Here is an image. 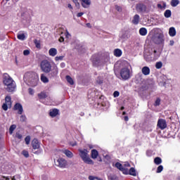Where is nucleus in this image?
Masks as SVG:
<instances>
[{
	"instance_id": "f257e3e1",
	"label": "nucleus",
	"mask_w": 180,
	"mask_h": 180,
	"mask_svg": "<svg viewBox=\"0 0 180 180\" xmlns=\"http://www.w3.org/2000/svg\"><path fill=\"white\" fill-rule=\"evenodd\" d=\"M150 34H152L151 40L155 44H164L165 42L164 32L160 29L155 28L152 30Z\"/></svg>"
},
{
	"instance_id": "f03ea898",
	"label": "nucleus",
	"mask_w": 180,
	"mask_h": 180,
	"mask_svg": "<svg viewBox=\"0 0 180 180\" xmlns=\"http://www.w3.org/2000/svg\"><path fill=\"white\" fill-rule=\"evenodd\" d=\"M24 79L26 82H28L31 86H37V85H39V81H40L39 75L33 72H28L25 73L24 75Z\"/></svg>"
},
{
	"instance_id": "7ed1b4c3",
	"label": "nucleus",
	"mask_w": 180,
	"mask_h": 180,
	"mask_svg": "<svg viewBox=\"0 0 180 180\" xmlns=\"http://www.w3.org/2000/svg\"><path fill=\"white\" fill-rule=\"evenodd\" d=\"M79 156L84 164L94 165V160H92L89 157V152L86 149H79Z\"/></svg>"
},
{
	"instance_id": "20e7f679",
	"label": "nucleus",
	"mask_w": 180,
	"mask_h": 180,
	"mask_svg": "<svg viewBox=\"0 0 180 180\" xmlns=\"http://www.w3.org/2000/svg\"><path fill=\"white\" fill-rule=\"evenodd\" d=\"M121 79L126 81L129 79L131 77V65L127 63L126 66L123 67L120 72Z\"/></svg>"
},
{
	"instance_id": "39448f33",
	"label": "nucleus",
	"mask_w": 180,
	"mask_h": 180,
	"mask_svg": "<svg viewBox=\"0 0 180 180\" xmlns=\"http://www.w3.org/2000/svg\"><path fill=\"white\" fill-rule=\"evenodd\" d=\"M160 58V53L157 50L151 49L149 52H146L144 54V58L146 61L150 63V61H155Z\"/></svg>"
},
{
	"instance_id": "423d86ee",
	"label": "nucleus",
	"mask_w": 180,
	"mask_h": 180,
	"mask_svg": "<svg viewBox=\"0 0 180 180\" xmlns=\"http://www.w3.org/2000/svg\"><path fill=\"white\" fill-rule=\"evenodd\" d=\"M4 84L6 85V86H7V91L8 92H13V91H15V88H16L15 82H13V79H12V78L8 75L4 77Z\"/></svg>"
},
{
	"instance_id": "0eeeda50",
	"label": "nucleus",
	"mask_w": 180,
	"mask_h": 180,
	"mask_svg": "<svg viewBox=\"0 0 180 180\" xmlns=\"http://www.w3.org/2000/svg\"><path fill=\"white\" fill-rule=\"evenodd\" d=\"M40 69L42 72L49 74L51 72V63L47 60H44L40 63Z\"/></svg>"
},
{
	"instance_id": "6e6552de",
	"label": "nucleus",
	"mask_w": 180,
	"mask_h": 180,
	"mask_svg": "<svg viewBox=\"0 0 180 180\" xmlns=\"http://www.w3.org/2000/svg\"><path fill=\"white\" fill-rule=\"evenodd\" d=\"M12 108V100L11 96H7L5 98V103L2 105V109L4 110H8V109H11Z\"/></svg>"
},
{
	"instance_id": "1a4fd4ad",
	"label": "nucleus",
	"mask_w": 180,
	"mask_h": 180,
	"mask_svg": "<svg viewBox=\"0 0 180 180\" xmlns=\"http://www.w3.org/2000/svg\"><path fill=\"white\" fill-rule=\"evenodd\" d=\"M55 164L60 168H65L67 167V160L63 158H60L56 162L55 160Z\"/></svg>"
},
{
	"instance_id": "9d476101",
	"label": "nucleus",
	"mask_w": 180,
	"mask_h": 180,
	"mask_svg": "<svg viewBox=\"0 0 180 180\" xmlns=\"http://www.w3.org/2000/svg\"><path fill=\"white\" fill-rule=\"evenodd\" d=\"M115 167L120 169V171H122V172L125 175L129 174V169L127 168H123V165H122L120 162L115 163Z\"/></svg>"
},
{
	"instance_id": "9b49d317",
	"label": "nucleus",
	"mask_w": 180,
	"mask_h": 180,
	"mask_svg": "<svg viewBox=\"0 0 180 180\" xmlns=\"http://www.w3.org/2000/svg\"><path fill=\"white\" fill-rule=\"evenodd\" d=\"M158 127L161 129V130H164V129H167V121L163 119H160L158 122Z\"/></svg>"
},
{
	"instance_id": "f8f14e48",
	"label": "nucleus",
	"mask_w": 180,
	"mask_h": 180,
	"mask_svg": "<svg viewBox=\"0 0 180 180\" xmlns=\"http://www.w3.org/2000/svg\"><path fill=\"white\" fill-rule=\"evenodd\" d=\"M32 146L33 150H39L40 148V142L37 139L32 141Z\"/></svg>"
},
{
	"instance_id": "ddd939ff",
	"label": "nucleus",
	"mask_w": 180,
	"mask_h": 180,
	"mask_svg": "<svg viewBox=\"0 0 180 180\" xmlns=\"http://www.w3.org/2000/svg\"><path fill=\"white\" fill-rule=\"evenodd\" d=\"M14 110H17L18 115H22V113H23V107L20 103H17L14 105Z\"/></svg>"
},
{
	"instance_id": "4468645a",
	"label": "nucleus",
	"mask_w": 180,
	"mask_h": 180,
	"mask_svg": "<svg viewBox=\"0 0 180 180\" xmlns=\"http://www.w3.org/2000/svg\"><path fill=\"white\" fill-rule=\"evenodd\" d=\"M82 2V6L83 8H85L86 9L89 8L91 6V0H81Z\"/></svg>"
},
{
	"instance_id": "2eb2a0df",
	"label": "nucleus",
	"mask_w": 180,
	"mask_h": 180,
	"mask_svg": "<svg viewBox=\"0 0 180 180\" xmlns=\"http://www.w3.org/2000/svg\"><path fill=\"white\" fill-rule=\"evenodd\" d=\"M169 35L170 37H175L176 36V30L174 27H171L169 29Z\"/></svg>"
},
{
	"instance_id": "dca6fc26",
	"label": "nucleus",
	"mask_w": 180,
	"mask_h": 180,
	"mask_svg": "<svg viewBox=\"0 0 180 180\" xmlns=\"http://www.w3.org/2000/svg\"><path fill=\"white\" fill-rule=\"evenodd\" d=\"M62 153L65 154L68 158H72L74 157V153L69 150H63Z\"/></svg>"
},
{
	"instance_id": "f3484780",
	"label": "nucleus",
	"mask_w": 180,
	"mask_h": 180,
	"mask_svg": "<svg viewBox=\"0 0 180 180\" xmlns=\"http://www.w3.org/2000/svg\"><path fill=\"white\" fill-rule=\"evenodd\" d=\"M49 54L51 56V57H56L57 56V49L56 48H51L49 51Z\"/></svg>"
},
{
	"instance_id": "a211bd4d",
	"label": "nucleus",
	"mask_w": 180,
	"mask_h": 180,
	"mask_svg": "<svg viewBox=\"0 0 180 180\" xmlns=\"http://www.w3.org/2000/svg\"><path fill=\"white\" fill-rule=\"evenodd\" d=\"M141 72H142V74H143V75H150V68H148L147 66H144L141 69Z\"/></svg>"
},
{
	"instance_id": "6ab92c4d",
	"label": "nucleus",
	"mask_w": 180,
	"mask_h": 180,
	"mask_svg": "<svg viewBox=\"0 0 180 180\" xmlns=\"http://www.w3.org/2000/svg\"><path fill=\"white\" fill-rule=\"evenodd\" d=\"M57 115H58V110L57 109L50 110L49 115L51 116V117H56Z\"/></svg>"
},
{
	"instance_id": "aec40b11",
	"label": "nucleus",
	"mask_w": 180,
	"mask_h": 180,
	"mask_svg": "<svg viewBox=\"0 0 180 180\" xmlns=\"http://www.w3.org/2000/svg\"><path fill=\"white\" fill-rule=\"evenodd\" d=\"M41 81L44 84H48L49 82V77L46 76L44 74H41Z\"/></svg>"
},
{
	"instance_id": "412c9836",
	"label": "nucleus",
	"mask_w": 180,
	"mask_h": 180,
	"mask_svg": "<svg viewBox=\"0 0 180 180\" xmlns=\"http://www.w3.org/2000/svg\"><path fill=\"white\" fill-rule=\"evenodd\" d=\"M139 22H140V15H135L132 20V23H134V25H139Z\"/></svg>"
},
{
	"instance_id": "4be33fe9",
	"label": "nucleus",
	"mask_w": 180,
	"mask_h": 180,
	"mask_svg": "<svg viewBox=\"0 0 180 180\" xmlns=\"http://www.w3.org/2000/svg\"><path fill=\"white\" fill-rule=\"evenodd\" d=\"M91 158H93V160H95L96 158H98V155H99V153L96 151V150L94 149L91 150Z\"/></svg>"
},
{
	"instance_id": "5701e85b",
	"label": "nucleus",
	"mask_w": 180,
	"mask_h": 180,
	"mask_svg": "<svg viewBox=\"0 0 180 180\" xmlns=\"http://www.w3.org/2000/svg\"><path fill=\"white\" fill-rule=\"evenodd\" d=\"M136 9L140 12H143V11H146V6L143 4H137Z\"/></svg>"
},
{
	"instance_id": "b1692460",
	"label": "nucleus",
	"mask_w": 180,
	"mask_h": 180,
	"mask_svg": "<svg viewBox=\"0 0 180 180\" xmlns=\"http://www.w3.org/2000/svg\"><path fill=\"white\" fill-rule=\"evenodd\" d=\"M17 39H18V40H21L22 41H23V40L26 39V35H25L24 33H18L17 35Z\"/></svg>"
},
{
	"instance_id": "393cba45",
	"label": "nucleus",
	"mask_w": 180,
	"mask_h": 180,
	"mask_svg": "<svg viewBox=\"0 0 180 180\" xmlns=\"http://www.w3.org/2000/svg\"><path fill=\"white\" fill-rule=\"evenodd\" d=\"M122 54V50L117 49L114 51V56L115 57H121Z\"/></svg>"
},
{
	"instance_id": "a878e982",
	"label": "nucleus",
	"mask_w": 180,
	"mask_h": 180,
	"mask_svg": "<svg viewBox=\"0 0 180 180\" xmlns=\"http://www.w3.org/2000/svg\"><path fill=\"white\" fill-rule=\"evenodd\" d=\"M179 4H180L179 0H172L170 2L171 6H173V8L178 6Z\"/></svg>"
},
{
	"instance_id": "bb28decb",
	"label": "nucleus",
	"mask_w": 180,
	"mask_h": 180,
	"mask_svg": "<svg viewBox=\"0 0 180 180\" xmlns=\"http://www.w3.org/2000/svg\"><path fill=\"white\" fill-rule=\"evenodd\" d=\"M132 175L133 176H136L137 174L136 173V169L134 168H131L130 169H128V175Z\"/></svg>"
},
{
	"instance_id": "cd10ccee",
	"label": "nucleus",
	"mask_w": 180,
	"mask_h": 180,
	"mask_svg": "<svg viewBox=\"0 0 180 180\" xmlns=\"http://www.w3.org/2000/svg\"><path fill=\"white\" fill-rule=\"evenodd\" d=\"M64 34H65V37L66 39V43H68V41H70V40H71V34H70L69 32L65 31Z\"/></svg>"
},
{
	"instance_id": "c85d7f7f",
	"label": "nucleus",
	"mask_w": 180,
	"mask_h": 180,
	"mask_svg": "<svg viewBox=\"0 0 180 180\" xmlns=\"http://www.w3.org/2000/svg\"><path fill=\"white\" fill-rule=\"evenodd\" d=\"M38 97L39 99H46V98H47V94L44 91H42L38 94Z\"/></svg>"
},
{
	"instance_id": "c756f323",
	"label": "nucleus",
	"mask_w": 180,
	"mask_h": 180,
	"mask_svg": "<svg viewBox=\"0 0 180 180\" xmlns=\"http://www.w3.org/2000/svg\"><path fill=\"white\" fill-rule=\"evenodd\" d=\"M139 34L141 36H146L147 34V29L142 27L139 30Z\"/></svg>"
},
{
	"instance_id": "7c9ffc66",
	"label": "nucleus",
	"mask_w": 180,
	"mask_h": 180,
	"mask_svg": "<svg viewBox=\"0 0 180 180\" xmlns=\"http://www.w3.org/2000/svg\"><path fill=\"white\" fill-rule=\"evenodd\" d=\"M172 15V13L171 12V10H166L164 13L165 18H171V15Z\"/></svg>"
},
{
	"instance_id": "2f4dec72",
	"label": "nucleus",
	"mask_w": 180,
	"mask_h": 180,
	"mask_svg": "<svg viewBox=\"0 0 180 180\" xmlns=\"http://www.w3.org/2000/svg\"><path fill=\"white\" fill-rule=\"evenodd\" d=\"M66 81L70 84V85H74V79L70 76H66Z\"/></svg>"
},
{
	"instance_id": "473e14b6",
	"label": "nucleus",
	"mask_w": 180,
	"mask_h": 180,
	"mask_svg": "<svg viewBox=\"0 0 180 180\" xmlns=\"http://www.w3.org/2000/svg\"><path fill=\"white\" fill-rule=\"evenodd\" d=\"M154 162L155 164H156V165H160V164L162 162V160L160 158H155L154 160Z\"/></svg>"
},
{
	"instance_id": "72a5a7b5",
	"label": "nucleus",
	"mask_w": 180,
	"mask_h": 180,
	"mask_svg": "<svg viewBox=\"0 0 180 180\" xmlns=\"http://www.w3.org/2000/svg\"><path fill=\"white\" fill-rule=\"evenodd\" d=\"M16 129V126L15 124H13L10 127L9 129V133L10 134H13V131H15V129Z\"/></svg>"
},
{
	"instance_id": "f704fd0d",
	"label": "nucleus",
	"mask_w": 180,
	"mask_h": 180,
	"mask_svg": "<svg viewBox=\"0 0 180 180\" xmlns=\"http://www.w3.org/2000/svg\"><path fill=\"white\" fill-rule=\"evenodd\" d=\"M155 68H157V70L162 68V62H157L155 64Z\"/></svg>"
},
{
	"instance_id": "c9c22d12",
	"label": "nucleus",
	"mask_w": 180,
	"mask_h": 180,
	"mask_svg": "<svg viewBox=\"0 0 180 180\" xmlns=\"http://www.w3.org/2000/svg\"><path fill=\"white\" fill-rule=\"evenodd\" d=\"M53 75H57V74H58V68L57 67V65H55L53 68Z\"/></svg>"
},
{
	"instance_id": "e433bc0d",
	"label": "nucleus",
	"mask_w": 180,
	"mask_h": 180,
	"mask_svg": "<svg viewBox=\"0 0 180 180\" xmlns=\"http://www.w3.org/2000/svg\"><path fill=\"white\" fill-rule=\"evenodd\" d=\"M101 61L103 64H106V63L109 62V57L107 56L106 58H102Z\"/></svg>"
},
{
	"instance_id": "4c0bfd02",
	"label": "nucleus",
	"mask_w": 180,
	"mask_h": 180,
	"mask_svg": "<svg viewBox=\"0 0 180 180\" xmlns=\"http://www.w3.org/2000/svg\"><path fill=\"white\" fill-rule=\"evenodd\" d=\"M122 167H123V168H127L129 169V168H130V163L128 162H125L122 165Z\"/></svg>"
},
{
	"instance_id": "58836bf2",
	"label": "nucleus",
	"mask_w": 180,
	"mask_h": 180,
	"mask_svg": "<svg viewBox=\"0 0 180 180\" xmlns=\"http://www.w3.org/2000/svg\"><path fill=\"white\" fill-rule=\"evenodd\" d=\"M21 154H22L25 158H28L29 157V152L27 150H22Z\"/></svg>"
},
{
	"instance_id": "ea45409f",
	"label": "nucleus",
	"mask_w": 180,
	"mask_h": 180,
	"mask_svg": "<svg viewBox=\"0 0 180 180\" xmlns=\"http://www.w3.org/2000/svg\"><path fill=\"white\" fill-rule=\"evenodd\" d=\"M162 169H164V167H162V165H160V166L158 167L156 172H157L158 174H160V172H162Z\"/></svg>"
},
{
	"instance_id": "a19ab883",
	"label": "nucleus",
	"mask_w": 180,
	"mask_h": 180,
	"mask_svg": "<svg viewBox=\"0 0 180 180\" xmlns=\"http://www.w3.org/2000/svg\"><path fill=\"white\" fill-rule=\"evenodd\" d=\"M25 144H27V146H28V144H30V137L29 136H27L25 139Z\"/></svg>"
},
{
	"instance_id": "79ce46f5",
	"label": "nucleus",
	"mask_w": 180,
	"mask_h": 180,
	"mask_svg": "<svg viewBox=\"0 0 180 180\" xmlns=\"http://www.w3.org/2000/svg\"><path fill=\"white\" fill-rule=\"evenodd\" d=\"M64 56H56L55 57V60L56 61H63Z\"/></svg>"
},
{
	"instance_id": "37998d69",
	"label": "nucleus",
	"mask_w": 180,
	"mask_h": 180,
	"mask_svg": "<svg viewBox=\"0 0 180 180\" xmlns=\"http://www.w3.org/2000/svg\"><path fill=\"white\" fill-rule=\"evenodd\" d=\"M34 44L37 49H40V42L37 40L34 41Z\"/></svg>"
},
{
	"instance_id": "c03bdc74",
	"label": "nucleus",
	"mask_w": 180,
	"mask_h": 180,
	"mask_svg": "<svg viewBox=\"0 0 180 180\" xmlns=\"http://www.w3.org/2000/svg\"><path fill=\"white\" fill-rule=\"evenodd\" d=\"M161 103V100L158 98L155 102V106H159L160 103Z\"/></svg>"
},
{
	"instance_id": "a18cd8bd",
	"label": "nucleus",
	"mask_w": 180,
	"mask_h": 180,
	"mask_svg": "<svg viewBox=\"0 0 180 180\" xmlns=\"http://www.w3.org/2000/svg\"><path fill=\"white\" fill-rule=\"evenodd\" d=\"M72 2H74L77 8H79V3L78 2V0H72Z\"/></svg>"
},
{
	"instance_id": "49530a36",
	"label": "nucleus",
	"mask_w": 180,
	"mask_h": 180,
	"mask_svg": "<svg viewBox=\"0 0 180 180\" xmlns=\"http://www.w3.org/2000/svg\"><path fill=\"white\" fill-rule=\"evenodd\" d=\"M30 54V50H25L24 51H23V55L24 56H29Z\"/></svg>"
},
{
	"instance_id": "de8ad7c7",
	"label": "nucleus",
	"mask_w": 180,
	"mask_h": 180,
	"mask_svg": "<svg viewBox=\"0 0 180 180\" xmlns=\"http://www.w3.org/2000/svg\"><path fill=\"white\" fill-rule=\"evenodd\" d=\"M20 122H26V116L21 115L20 118Z\"/></svg>"
},
{
	"instance_id": "09e8293b",
	"label": "nucleus",
	"mask_w": 180,
	"mask_h": 180,
	"mask_svg": "<svg viewBox=\"0 0 180 180\" xmlns=\"http://www.w3.org/2000/svg\"><path fill=\"white\" fill-rule=\"evenodd\" d=\"M115 9L117 12H122V7L120 6H115Z\"/></svg>"
},
{
	"instance_id": "8fccbe9b",
	"label": "nucleus",
	"mask_w": 180,
	"mask_h": 180,
	"mask_svg": "<svg viewBox=\"0 0 180 180\" xmlns=\"http://www.w3.org/2000/svg\"><path fill=\"white\" fill-rule=\"evenodd\" d=\"M15 137H16V139H18L19 140H22V135L19 133H17L15 134Z\"/></svg>"
},
{
	"instance_id": "3c124183",
	"label": "nucleus",
	"mask_w": 180,
	"mask_h": 180,
	"mask_svg": "<svg viewBox=\"0 0 180 180\" xmlns=\"http://www.w3.org/2000/svg\"><path fill=\"white\" fill-rule=\"evenodd\" d=\"M28 91H29L30 95L34 94V90H33V89H29Z\"/></svg>"
},
{
	"instance_id": "603ef678",
	"label": "nucleus",
	"mask_w": 180,
	"mask_h": 180,
	"mask_svg": "<svg viewBox=\"0 0 180 180\" xmlns=\"http://www.w3.org/2000/svg\"><path fill=\"white\" fill-rule=\"evenodd\" d=\"M119 95H120L119 91H115L113 93L114 98H117V96H119Z\"/></svg>"
},
{
	"instance_id": "864d4df0",
	"label": "nucleus",
	"mask_w": 180,
	"mask_h": 180,
	"mask_svg": "<svg viewBox=\"0 0 180 180\" xmlns=\"http://www.w3.org/2000/svg\"><path fill=\"white\" fill-rule=\"evenodd\" d=\"M174 44H175V41L174 40L172 39L169 41V46H172Z\"/></svg>"
},
{
	"instance_id": "5fc2aeb1",
	"label": "nucleus",
	"mask_w": 180,
	"mask_h": 180,
	"mask_svg": "<svg viewBox=\"0 0 180 180\" xmlns=\"http://www.w3.org/2000/svg\"><path fill=\"white\" fill-rule=\"evenodd\" d=\"M60 43H64V37H60L58 39Z\"/></svg>"
},
{
	"instance_id": "6e6d98bb",
	"label": "nucleus",
	"mask_w": 180,
	"mask_h": 180,
	"mask_svg": "<svg viewBox=\"0 0 180 180\" xmlns=\"http://www.w3.org/2000/svg\"><path fill=\"white\" fill-rule=\"evenodd\" d=\"M0 180H11V179L9 177L1 176Z\"/></svg>"
},
{
	"instance_id": "4d7b16f0",
	"label": "nucleus",
	"mask_w": 180,
	"mask_h": 180,
	"mask_svg": "<svg viewBox=\"0 0 180 180\" xmlns=\"http://www.w3.org/2000/svg\"><path fill=\"white\" fill-rule=\"evenodd\" d=\"M89 180H95V179H96V176H89Z\"/></svg>"
},
{
	"instance_id": "13d9d810",
	"label": "nucleus",
	"mask_w": 180,
	"mask_h": 180,
	"mask_svg": "<svg viewBox=\"0 0 180 180\" xmlns=\"http://www.w3.org/2000/svg\"><path fill=\"white\" fill-rule=\"evenodd\" d=\"M110 180H117V177L116 176H112L110 178Z\"/></svg>"
},
{
	"instance_id": "bf43d9fd",
	"label": "nucleus",
	"mask_w": 180,
	"mask_h": 180,
	"mask_svg": "<svg viewBox=\"0 0 180 180\" xmlns=\"http://www.w3.org/2000/svg\"><path fill=\"white\" fill-rule=\"evenodd\" d=\"M82 15H84V13L81 12V13H78L77 14V18H81V16H82Z\"/></svg>"
},
{
	"instance_id": "052dcab7",
	"label": "nucleus",
	"mask_w": 180,
	"mask_h": 180,
	"mask_svg": "<svg viewBox=\"0 0 180 180\" xmlns=\"http://www.w3.org/2000/svg\"><path fill=\"white\" fill-rule=\"evenodd\" d=\"M68 8L69 9L72 10V6L71 5V4H68Z\"/></svg>"
},
{
	"instance_id": "680f3d73",
	"label": "nucleus",
	"mask_w": 180,
	"mask_h": 180,
	"mask_svg": "<svg viewBox=\"0 0 180 180\" xmlns=\"http://www.w3.org/2000/svg\"><path fill=\"white\" fill-rule=\"evenodd\" d=\"M162 8H163V9H165V8H167V4L162 3Z\"/></svg>"
},
{
	"instance_id": "e2e57ef3",
	"label": "nucleus",
	"mask_w": 180,
	"mask_h": 180,
	"mask_svg": "<svg viewBox=\"0 0 180 180\" xmlns=\"http://www.w3.org/2000/svg\"><path fill=\"white\" fill-rule=\"evenodd\" d=\"M158 8H159V9H163L162 8V4H158Z\"/></svg>"
},
{
	"instance_id": "0e129e2a",
	"label": "nucleus",
	"mask_w": 180,
	"mask_h": 180,
	"mask_svg": "<svg viewBox=\"0 0 180 180\" xmlns=\"http://www.w3.org/2000/svg\"><path fill=\"white\" fill-rule=\"evenodd\" d=\"M124 120H125V122H128L129 121V117L125 116L124 117Z\"/></svg>"
},
{
	"instance_id": "69168bd1",
	"label": "nucleus",
	"mask_w": 180,
	"mask_h": 180,
	"mask_svg": "<svg viewBox=\"0 0 180 180\" xmlns=\"http://www.w3.org/2000/svg\"><path fill=\"white\" fill-rule=\"evenodd\" d=\"M96 179H97V180H103V179H101L99 177H96Z\"/></svg>"
},
{
	"instance_id": "338daca9",
	"label": "nucleus",
	"mask_w": 180,
	"mask_h": 180,
	"mask_svg": "<svg viewBox=\"0 0 180 180\" xmlns=\"http://www.w3.org/2000/svg\"><path fill=\"white\" fill-rule=\"evenodd\" d=\"M89 147L90 149L94 148V146H92L91 145H89Z\"/></svg>"
},
{
	"instance_id": "774afa93",
	"label": "nucleus",
	"mask_w": 180,
	"mask_h": 180,
	"mask_svg": "<svg viewBox=\"0 0 180 180\" xmlns=\"http://www.w3.org/2000/svg\"><path fill=\"white\" fill-rule=\"evenodd\" d=\"M177 179L180 180V175L177 176Z\"/></svg>"
}]
</instances>
